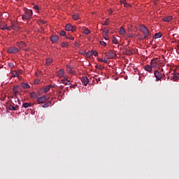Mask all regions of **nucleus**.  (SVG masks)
I'll list each match as a JSON object with an SVG mask.
<instances>
[{
    "label": "nucleus",
    "mask_w": 179,
    "mask_h": 179,
    "mask_svg": "<svg viewBox=\"0 0 179 179\" xmlns=\"http://www.w3.org/2000/svg\"><path fill=\"white\" fill-rule=\"evenodd\" d=\"M140 32L143 33V35H144V39H147L151 35L149 32V29L143 24L140 25Z\"/></svg>",
    "instance_id": "nucleus-1"
},
{
    "label": "nucleus",
    "mask_w": 179,
    "mask_h": 179,
    "mask_svg": "<svg viewBox=\"0 0 179 179\" xmlns=\"http://www.w3.org/2000/svg\"><path fill=\"white\" fill-rule=\"evenodd\" d=\"M33 15V12L31 10H27L24 11V13L22 15V20H29Z\"/></svg>",
    "instance_id": "nucleus-2"
},
{
    "label": "nucleus",
    "mask_w": 179,
    "mask_h": 179,
    "mask_svg": "<svg viewBox=\"0 0 179 179\" xmlns=\"http://www.w3.org/2000/svg\"><path fill=\"white\" fill-rule=\"evenodd\" d=\"M150 64V66H152V68H157V65L161 64V60H159L158 58L152 59H151Z\"/></svg>",
    "instance_id": "nucleus-3"
},
{
    "label": "nucleus",
    "mask_w": 179,
    "mask_h": 179,
    "mask_svg": "<svg viewBox=\"0 0 179 179\" xmlns=\"http://www.w3.org/2000/svg\"><path fill=\"white\" fill-rule=\"evenodd\" d=\"M155 77H156V81L158 82L163 78V76H164V74H162L160 71H155L154 73Z\"/></svg>",
    "instance_id": "nucleus-4"
},
{
    "label": "nucleus",
    "mask_w": 179,
    "mask_h": 179,
    "mask_svg": "<svg viewBox=\"0 0 179 179\" xmlns=\"http://www.w3.org/2000/svg\"><path fill=\"white\" fill-rule=\"evenodd\" d=\"M65 30L74 32L76 31V27L72 26L71 24H66V25H65Z\"/></svg>",
    "instance_id": "nucleus-5"
},
{
    "label": "nucleus",
    "mask_w": 179,
    "mask_h": 179,
    "mask_svg": "<svg viewBox=\"0 0 179 179\" xmlns=\"http://www.w3.org/2000/svg\"><path fill=\"white\" fill-rule=\"evenodd\" d=\"M20 50L14 46L8 48V53L9 54H16L19 52Z\"/></svg>",
    "instance_id": "nucleus-6"
},
{
    "label": "nucleus",
    "mask_w": 179,
    "mask_h": 179,
    "mask_svg": "<svg viewBox=\"0 0 179 179\" xmlns=\"http://www.w3.org/2000/svg\"><path fill=\"white\" fill-rule=\"evenodd\" d=\"M36 99H38V103H39V104L44 103L45 102H46L48 100V98L46 97L45 95H43L41 97H38Z\"/></svg>",
    "instance_id": "nucleus-7"
},
{
    "label": "nucleus",
    "mask_w": 179,
    "mask_h": 179,
    "mask_svg": "<svg viewBox=\"0 0 179 179\" xmlns=\"http://www.w3.org/2000/svg\"><path fill=\"white\" fill-rule=\"evenodd\" d=\"M50 40H51L52 43H55L59 41V36L57 35L51 36Z\"/></svg>",
    "instance_id": "nucleus-8"
},
{
    "label": "nucleus",
    "mask_w": 179,
    "mask_h": 179,
    "mask_svg": "<svg viewBox=\"0 0 179 179\" xmlns=\"http://www.w3.org/2000/svg\"><path fill=\"white\" fill-rule=\"evenodd\" d=\"M108 55H109V59H114L117 57V53L113 52L112 50H108Z\"/></svg>",
    "instance_id": "nucleus-9"
},
{
    "label": "nucleus",
    "mask_w": 179,
    "mask_h": 179,
    "mask_svg": "<svg viewBox=\"0 0 179 179\" xmlns=\"http://www.w3.org/2000/svg\"><path fill=\"white\" fill-rule=\"evenodd\" d=\"M152 69H155V67H152V66H150L149 64L144 66V70L146 71V72H148L151 73L152 72Z\"/></svg>",
    "instance_id": "nucleus-10"
},
{
    "label": "nucleus",
    "mask_w": 179,
    "mask_h": 179,
    "mask_svg": "<svg viewBox=\"0 0 179 179\" xmlns=\"http://www.w3.org/2000/svg\"><path fill=\"white\" fill-rule=\"evenodd\" d=\"M8 27V24L3 21L0 22V29L3 31H6V28Z\"/></svg>",
    "instance_id": "nucleus-11"
},
{
    "label": "nucleus",
    "mask_w": 179,
    "mask_h": 179,
    "mask_svg": "<svg viewBox=\"0 0 179 179\" xmlns=\"http://www.w3.org/2000/svg\"><path fill=\"white\" fill-rule=\"evenodd\" d=\"M19 108V106L16 105L14 106V105H9V106L8 107V109L9 110H13V111H15L17 110Z\"/></svg>",
    "instance_id": "nucleus-12"
},
{
    "label": "nucleus",
    "mask_w": 179,
    "mask_h": 179,
    "mask_svg": "<svg viewBox=\"0 0 179 179\" xmlns=\"http://www.w3.org/2000/svg\"><path fill=\"white\" fill-rule=\"evenodd\" d=\"M171 80L173 81H176L179 78V73H173L171 74Z\"/></svg>",
    "instance_id": "nucleus-13"
},
{
    "label": "nucleus",
    "mask_w": 179,
    "mask_h": 179,
    "mask_svg": "<svg viewBox=\"0 0 179 179\" xmlns=\"http://www.w3.org/2000/svg\"><path fill=\"white\" fill-rule=\"evenodd\" d=\"M57 76H58L59 78H63L64 77V70L59 69V71H57Z\"/></svg>",
    "instance_id": "nucleus-14"
},
{
    "label": "nucleus",
    "mask_w": 179,
    "mask_h": 179,
    "mask_svg": "<svg viewBox=\"0 0 179 179\" xmlns=\"http://www.w3.org/2000/svg\"><path fill=\"white\" fill-rule=\"evenodd\" d=\"M88 83H89L88 78L84 76V77L82 78V83H83V85H84V86H87V85H88Z\"/></svg>",
    "instance_id": "nucleus-15"
},
{
    "label": "nucleus",
    "mask_w": 179,
    "mask_h": 179,
    "mask_svg": "<svg viewBox=\"0 0 179 179\" xmlns=\"http://www.w3.org/2000/svg\"><path fill=\"white\" fill-rule=\"evenodd\" d=\"M19 87H20L19 86H15V87H13V92L14 93L15 96L17 94H19V91L17 90V89H19Z\"/></svg>",
    "instance_id": "nucleus-16"
},
{
    "label": "nucleus",
    "mask_w": 179,
    "mask_h": 179,
    "mask_svg": "<svg viewBox=\"0 0 179 179\" xmlns=\"http://www.w3.org/2000/svg\"><path fill=\"white\" fill-rule=\"evenodd\" d=\"M26 47V43H24V42H20L18 43V48L20 49H23Z\"/></svg>",
    "instance_id": "nucleus-17"
},
{
    "label": "nucleus",
    "mask_w": 179,
    "mask_h": 179,
    "mask_svg": "<svg viewBox=\"0 0 179 179\" xmlns=\"http://www.w3.org/2000/svg\"><path fill=\"white\" fill-rule=\"evenodd\" d=\"M21 87L23 88V89H29L31 87L29 86V85H28L27 83H21Z\"/></svg>",
    "instance_id": "nucleus-18"
},
{
    "label": "nucleus",
    "mask_w": 179,
    "mask_h": 179,
    "mask_svg": "<svg viewBox=\"0 0 179 179\" xmlns=\"http://www.w3.org/2000/svg\"><path fill=\"white\" fill-rule=\"evenodd\" d=\"M72 19H73L75 20H80V15H78V13H75V14L72 15Z\"/></svg>",
    "instance_id": "nucleus-19"
},
{
    "label": "nucleus",
    "mask_w": 179,
    "mask_h": 179,
    "mask_svg": "<svg viewBox=\"0 0 179 179\" xmlns=\"http://www.w3.org/2000/svg\"><path fill=\"white\" fill-rule=\"evenodd\" d=\"M172 20H173V17H170V16L165 17L163 18V21L166 22H169L171 21Z\"/></svg>",
    "instance_id": "nucleus-20"
},
{
    "label": "nucleus",
    "mask_w": 179,
    "mask_h": 179,
    "mask_svg": "<svg viewBox=\"0 0 179 179\" xmlns=\"http://www.w3.org/2000/svg\"><path fill=\"white\" fill-rule=\"evenodd\" d=\"M126 31L124 30V27H121L120 30L119 31V34H120V35H124Z\"/></svg>",
    "instance_id": "nucleus-21"
},
{
    "label": "nucleus",
    "mask_w": 179,
    "mask_h": 179,
    "mask_svg": "<svg viewBox=\"0 0 179 179\" xmlns=\"http://www.w3.org/2000/svg\"><path fill=\"white\" fill-rule=\"evenodd\" d=\"M162 37V34L161 33H157L153 36V39H158Z\"/></svg>",
    "instance_id": "nucleus-22"
},
{
    "label": "nucleus",
    "mask_w": 179,
    "mask_h": 179,
    "mask_svg": "<svg viewBox=\"0 0 179 179\" xmlns=\"http://www.w3.org/2000/svg\"><path fill=\"white\" fill-rule=\"evenodd\" d=\"M126 55L127 56H131L133 55V52L131 50H126V51L124 52Z\"/></svg>",
    "instance_id": "nucleus-23"
},
{
    "label": "nucleus",
    "mask_w": 179,
    "mask_h": 179,
    "mask_svg": "<svg viewBox=\"0 0 179 179\" xmlns=\"http://www.w3.org/2000/svg\"><path fill=\"white\" fill-rule=\"evenodd\" d=\"M51 104H52V101H48V103H44L43 105V108H48V106H51Z\"/></svg>",
    "instance_id": "nucleus-24"
},
{
    "label": "nucleus",
    "mask_w": 179,
    "mask_h": 179,
    "mask_svg": "<svg viewBox=\"0 0 179 179\" xmlns=\"http://www.w3.org/2000/svg\"><path fill=\"white\" fill-rule=\"evenodd\" d=\"M31 104L29 103H24L22 104V107L24 108H27L29 107H31Z\"/></svg>",
    "instance_id": "nucleus-25"
},
{
    "label": "nucleus",
    "mask_w": 179,
    "mask_h": 179,
    "mask_svg": "<svg viewBox=\"0 0 179 179\" xmlns=\"http://www.w3.org/2000/svg\"><path fill=\"white\" fill-rule=\"evenodd\" d=\"M31 98L36 99L38 97V95H36V92H31Z\"/></svg>",
    "instance_id": "nucleus-26"
},
{
    "label": "nucleus",
    "mask_w": 179,
    "mask_h": 179,
    "mask_svg": "<svg viewBox=\"0 0 179 179\" xmlns=\"http://www.w3.org/2000/svg\"><path fill=\"white\" fill-rule=\"evenodd\" d=\"M52 62V60L51 58L46 59V65H48V66L51 65Z\"/></svg>",
    "instance_id": "nucleus-27"
},
{
    "label": "nucleus",
    "mask_w": 179,
    "mask_h": 179,
    "mask_svg": "<svg viewBox=\"0 0 179 179\" xmlns=\"http://www.w3.org/2000/svg\"><path fill=\"white\" fill-rule=\"evenodd\" d=\"M67 72H69V73H73V70L71 69V66H67Z\"/></svg>",
    "instance_id": "nucleus-28"
},
{
    "label": "nucleus",
    "mask_w": 179,
    "mask_h": 179,
    "mask_svg": "<svg viewBox=\"0 0 179 179\" xmlns=\"http://www.w3.org/2000/svg\"><path fill=\"white\" fill-rule=\"evenodd\" d=\"M83 34L85 35H88L90 34V31L88 29V28H85L84 29Z\"/></svg>",
    "instance_id": "nucleus-29"
},
{
    "label": "nucleus",
    "mask_w": 179,
    "mask_h": 179,
    "mask_svg": "<svg viewBox=\"0 0 179 179\" xmlns=\"http://www.w3.org/2000/svg\"><path fill=\"white\" fill-rule=\"evenodd\" d=\"M69 46V43L68 42H63L62 43V48H66Z\"/></svg>",
    "instance_id": "nucleus-30"
},
{
    "label": "nucleus",
    "mask_w": 179,
    "mask_h": 179,
    "mask_svg": "<svg viewBox=\"0 0 179 179\" xmlns=\"http://www.w3.org/2000/svg\"><path fill=\"white\" fill-rule=\"evenodd\" d=\"M91 52V55H93L95 57L99 55V52H96L95 50H91V52Z\"/></svg>",
    "instance_id": "nucleus-31"
},
{
    "label": "nucleus",
    "mask_w": 179,
    "mask_h": 179,
    "mask_svg": "<svg viewBox=\"0 0 179 179\" xmlns=\"http://www.w3.org/2000/svg\"><path fill=\"white\" fill-rule=\"evenodd\" d=\"M113 58H109V57H104L103 59L102 62L107 64L108 62V59H112Z\"/></svg>",
    "instance_id": "nucleus-32"
},
{
    "label": "nucleus",
    "mask_w": 179,
    "mask_h": 179,
    "mask_svg": "<svg viewBox=\"0 0 179 179\" xmlns=\"http://www.w3.org/2000/svg\"><path fill=\"white\" fill-rule=\"evenodd\" d=\"M62 83H63V85H71V83H70V80L62 81Z\"/></svg>",
    "instance_id": "nucleus-33"
},
{
    "label": "nucleus",
    "mask_w": 179,
    "mask_h": 179,
    "mask_svg": "<svg viewBox=\"0 0 179 179\" xmlns=\"http://www.w3.org/2000/svg\"><path fill=\"white\" fill-rule=\"evenodd\" d=\"M51 89V85H48V87H45L43 90L44 92H48Z\"/></svg>",
    "instance_id": "nucleus-34"
},
{
    "label": "nucleus",
    "mask_w": 179,
    "mask_h": 179,
    "mask_svg": "<svg viewBox=\"0 0 179 179\" xmlns=\"http://www.w3.org/2000/svg\"><path fill=\"white\" fill-rule=\"evenodd\" d=\"M65 38H66V39H69V40H71V41L75 40V38H73V37L71 36H68V35H66V36H65Z\"/></svg>",
    "instance_id": "nucleus-35"
},
{
    "label": "nucleus",
    "mask_w": 179,
    "mask_h": 179,
    "mask_svg": "<svg viewBox=\"0 0 179 179\" xmlns=\"http://www.w3.org/2000/svg\"><path fill=\"white\" fill-rule=\"evenodd\" d=\"M59 35L62 36H66V33L65 32V31H61L60 33H59Z\"/></svg>",
    "instance_id": "nucleus-36"
},
{
    "label": "nucleus",
    "mask_w": 179,
    "mask_h": 179,
    "mask_svg": "<svg viewBox=\"0 0 179 179\" xmlns=\"http://www.w3.org/2000/svg\"><path fill=\"white\" fill-rule=\"evenodd\" d=\"M112 42L114 44H117V39L115 37H113Z\"/></svg>",
    "instance_id": "nucleus-37"
},
{
    "label": "nucleus",
    "mask_w": 179,
    "mask_h": 179,
    "mask_svg": "<svg viewBox=\"0 0 179 179\" xmlns=\"http://www.w3.org/2000/svg\"><path fill=\"white\" fill-rule=\"evenodd\" d=\"M99 45L106 47L107 45V44L106 43H104V41H99Z\"/></svg>",
    "instance_id": "nucleus-38"
},
{
    "label": "nucleus",
    "mask_w": 179,
    "mask_h": 179,
    "mask_svg": "<svg viewBox=\"0 0 179 179\" xmlns=\"http://www.w3.org/2000/svg\"><path fill=\"white\" fill-rule=\"evenodd\" d=\"M104 26H108L109 25V23H108V19H107L106 21H104V24H103Z\"/></svg>",
    "instance_id": "nucleus-39"
},
{
    "label": "nucleus",
    "mask_w": 179,
    "mask_h": 179,
    "mask_svg": "<svg viewBox=\"0 0 179 179\" xmlns=\"http://www.w3.org/2000/svg\"><path fill=\"white\" fill-rule=\"evenodd\" d=\"M103 33H104V34H108V33H109L108 29H103Z\"/></svg>",
    "instance_id": "nucleus-40"
},
{
    "label": "nucleus",
    "mask_w": 179,
    "mask_h": 179,
    "mask_svg": "<svg viewBox=\"0 0 179 179\" xmlns=\"http://www.w3.org/2000/svg\"><path fill=\"white\" fill-rule=\"evenodd\" d=\"M33 8H34L35 10L38 11L39 10V8L38 7V6L35 5L34 6H33Z\"/></svg>",
    "instance_id": "nucleus-41"
},
{
    "label": "nucleus",
    "mask_w": 179,
    "mask_h": 179,
    "mask_svg": "<svg viewBox=\"0 0 179 179\" xmlns=\"http://www.w3.org/2000/svg\"><path fill=\"white\" fill-rule=\"evenodd\" d=\"M92 55H93L92 54V52H87V57L88 58H90Z\"/></svg>",
    "instance_id": "nucleus-42"
},
{
    "label": "nucleus",
    "mask_w": 179,
    "mask_h": 179,
    "mask_svg": "<svg viewBox=\"0 0 179 179\" xmlns=\"http://www.w3.org/2000/svg\"><path fill=\"white\" fill-rule=\"evenodd\" d=\"M6 30H7V31H10V30H12V27H6Z\"/></svg>",
    "instance_id": "nucleus-43"
},
{
    "label": "nucleus",
    "mask_w": 179,
    "mask_h": 179,
    "mask_svg": "<svg viewBox=\"0 0 179 179\" xmlns=\"http://www.w3.org/2000/svg\"><path fill=\"white\" fill-rule=\"evenodd\" d=\"M38 84H39V80H35L34 85H38Z\"/></svg>",
    "instance_id": "nucleus-44"
},
{
    "label": "nucleus",
    "mask_w": 179,
    "mask_h": 179,
    "mask_svg": "<svg viewBox=\"0 0 179 179\" xmlns=\"http://www.w3.org/2000/svg\"><path fill=\"white\" fill-rule=\"evenodd\" d=\"M104 55H106V57H107V58H109V55L108 52H104Z\"/></svg>",
    "instance_id": "nucleus-45"
},
{
    "label": "nucleus",
    "mask_w": 179,
    "mask_h": 179,
    "mask_svg": "<svg viewBox=\"0 0 179 179\" xmlns=\"http://www.w3.org/2000/svg\"><path fill=\"white\" fill-rule=\"evenodd\" d=\"M19 76H20L19 73H15V75H14V77L18 78Z\"/></svg>",
    "instance_id": "nucleus-46"
},
{
    "label": "nucleus",
    "mask_w": 179,
    "mask_h": 179,
    "mask_svg": "<svg viewBox=\"0 0 179 179\" xmlns=\"http://www.w3.org/2000/svg\"><path fill=\"white\" fill-rule=\"evenodd\" d=\"M95 68H96V69H99V70H102V69H101L100 66H99V65H96V66H95Z\"/></svg>",
    "instance_id": "nucleus-47"
},
{
    "label": "nucleus",
    "mask_w": 179,
    "mask_h": 179,
    "mask_svg": "<svg viewBox=\"0 0 179 179\" xmlns=\"http://www.w3.org/2000/svg\"><path fill=\"white\" fill-rule=\"evenodd\" d=\"M127 37H128V38H132V37H133V35L131 34H127Z\"/></svg>",
    "instance_id": "nucleus-48"
},
{
    "label": "nucleus",
    "mask_w": 179,
    "mask_h": 179,
    "mask_svg": "<svg viewBox=\"0 0 179 179\" xmlns=\"http://www.w3.org/2000/svg\"><path fill=\"white\" fill-rule=\"evenodd\" d=\"M104 39H105L106 41H108V35H106V36H104Z\"/></svg>",
    "instance_id": "nucleus-49"
},
{
    "label": "nucleus",
    "mask_w": 179,
    "mask_h": 179,
    "mask_svg": "<svg viewBox=\"0 0 179 179\" xmlns=\"http://www.w3.org/2000/svg\"><path fill=\"white\" fill-rule=\"evenodd\" d=\"M67 82V81H69L68 80V78H64L63 80H62V82Z\"/></svg>",
    "instance_id": "nucleus-50"
},
{
    "label": "nucleus",
    "mask_w": 179,
    "mask_h": 179,
    "mask_svg": "<svg viewBox=\"0 0 179 179\" xmlns=\"http://www.w3.org/2000/svg\"><path fill=\"white\" fill-rule=\"evenodd\" d=\"M124 6L127 8L128 6H129V4H128L127 3H124Z\"/></svg>",
    "instance_id": "nucleus-51"
},
{
    "label": "nucleus",
    "mask_w": 179,
    "mask_h": 179,
    "mask_svg": "<svg viewBox=\"0 0 179 179\" xmlns=\"http://www.w3.org/2000/svg\"><path fill=\"white\" fill-rule=\"evenodd\" d=\"M97 61H99V62H102L103 59L101 58H99V59H97Z\"/></svg>",
    "instance_id": "nucleus-52"
},
{
    "label": "nucleus",
    "mask_w": 179,
    "mask_h": 179,
    "mask_svg": "<svg viewBox=\"0 0 179 179\" xmlns=\"http://www.w3.org/2000/svg\"><path fill=\"white\" fill-rule=\"evenodd\" d=\"M8 65L9 66H10V67L14 66V65L13 64V63H9V64H8Z\"/></svg>",
    "instance_id": "nucleus-53"
},
{
    "label": "nucleus",
    "mask_w": 179,
    "mask_h": 179,
    "mask_svg": "<svg viewBox=\"0 0 179 179\" xmlns=\"http://www.w3.org/2000/svg\"><path fill=\"white\" fill-rule=\"evenodd\" d=\"M124 3H126L125 1H121V4H124Z\"/></svg>",
    "instance_id": "nucleus-54"
},
{
    "label": "nucleus",
    "mask_w": 179,
    "mask_h": 179,
    "mask_svg": "<svg viewBox=\"0 0 179 179\" xmlns=\"http://www.w3.org/2000/svg\"><path fill=\"white\" fill-rule=\"evenodd\" d=\"M108 13H109V14H112V13H113L112 10H109Z\"/></svg>",
    "instance_id": "nucleus-55"
},
{
    "label": "nucleus",
    "mask_w": 179,
    "mask_h": 179,
    "mask_svg": "<svg viewBox=\"0 0 179 179\" xmlns=\"http://www.w3.org/2000/svg\"><path fill=\"white\" fill-rule=\"evenodd\" d=\"M41 23H43V24H46V21H41Z\"/></svg>",
    "instance_id": "nucleus-56"
},
{
    "label": "nucleus",
    "mask_w": 179,
    "mask_h": 179,
    "mask_svg": "<svg viewBox=\"0 0 179 179\" xmlns=\"http://www.w3.org/2000/svg\"><path fill=\"white\" fill-rule=\"evenodd\" d=\"M75 45H76V47L78 46V43L76 42Z\"/></svg>",
    "instance_id": "nucleus-57"
},
{
    "label": "nucleus",
    "mask_w": 179,
    "mask_h": 179,
    "mask_svg": "<svg viewBox=\"0 0 179 179\" xmlns=\"http://www.w3.org/2000/svg\"><path fill=\"white\" fill-rule=\"evenodd\" d=\"M17 103H18L19 105L21 104V102L20 101L19 99H17Z\"/></svg>",
    "instance_id": "nucleus-58"
},
{
    "label": "nucleus",
    "mask_w": 179,
    "mask_h": 179,
    "mask_svg": "<svg viewBox=\"0 0 179 179\" xmlns=\"http://www.w3.org/2000/svg\"><path fill=\"white\" fill-rule=\"evenodd\" d=\"M162 79H163L164 80H165V78H164V77L162 78Z\"/></svg>",
    "instance_id": "nucleus-59"
},
{
    "label": "nucleus",
    "mask_w": 179,
    "mask_h": 179,
    "mask_svg": "<svg viewBox=\"0 0 179 179\" xmlns=\"http://www.w3.org/2000/svg\"><path fill=\"white\" fill-rule=\"evenodd\" d=\"M177 48L179 49V45H177Z\"/></svg>",
    "instance_id": "nucleus-60"
},
{
    "label": "nucleus",
    "mask_w": 179,
    "mask_h": 179,
    "mask_svg": "<svg viewBox=\"0 0 179 179\" xmlns=\"http://www.w3.org/2000/svg\"><path fill=\"white\" fill-rule=\"evenodd\" d=\"M0 20H1V12H0Z\"/></svg>",
    "instance_id": "nucleus-61"
}]
</instances>
